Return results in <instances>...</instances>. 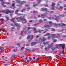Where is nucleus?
Instances as JSON below:
<instances>
[{
	"label": "nucleus",
	"mask_w": 66,
	"mask_h": 66,
	"mask_svg": "<svg viewBox=\"0 0 66 66\" xmlns=\"http://www.w3.org/2000/svg\"><path fill=\"white\" fill-rule=\"evenodd\" d=\"M66 26V24L63 23L62 24V23H61V24H56V23H54V26H56V28H57L58 27H63V26Z\"/></svg>",
	"instance_id": "1"
},
{
	"label": "nucleus",
	"mask_w": 66,
	"mask_h": 66,
	"mask_svg": "<svg viewBox=\"0 0 66 66\" xmlns=\"http://www.w3.org/2000/svg\"><path fill=\"white\" fill-rule=\"evenodd\" d=\"M33 37H34L33 35H29L27 36V39L28 40L29 42H30L32 40V39L33 38Z\"/></svg>",
	"instance_id": "2"
},
{
	"label": "nucleus",
	"mask_w": 66,
	"mask_h": 66,
	"mask_svg": "<svg viewBox=\"0 0 66 66\" xmlns=\"http://www.w3.org/2000/svg\"><path fill=\"white\" fill-rule=\"evenodd\" d=\"M6 12H5V13L6 14H8L9 13H10V14H13L14 12V10L10 11L9 10V9H7L6 10Z\"/></svg>",
	"instance_id": "3"
},
{
	"label": "nucleus",
	"mask_w": 66,
	"mask_h": 66,
	"mask_svg": "<svg viewBox=\"0 0 66 66\" xmlns=\"http://www.w3.org/2000/svg\"><path fill=\"white\" fill-rule=\"evenodd\" d=\"M16 20L18 21H20V20H22V21H26V19H24L23 18L17 17L16 18Z\"/></svg>",
	"instance_id": "4"
},
{
	"label": "nucleus",
	"mask_w": 66,
	"mask_h": 66,
	"mask_svg": "<svg viewBox=\"0 0 66 66\" xmlns=\"http://www.w3.org/2000/svg\"><path fill=\"white\" fill-rule=\"evenodd\" d=\"M19 11V10L18 9H17L15 11V14H17L18 16H25V14H20V13H17Z\"/></svg>",
	"instance_id": "5"
},
{
	"label": "nucleus",
	"mask_w": 66,
	"mask_h": 66,
	"mask_svg": "<svg viewBox=\"0 0 66 66\" xmlns=\"http://www.w3.org/2000/svg\"><path fill=\"white\" fill-rule=\"evenodd\" d=\"M48 9L47 8H42V11H45V12H44V14H47L49 11H47Z\"/></svg>",
	"instance_id": "6"
},
{
	"label": "nucleus",
	"mask_w": 66,
	"mask_h": 66,
	"mask_svg": "<svg viewBox=\"0 0 66 66\" xmlns=\"http://www.w3.org/2000/svg\"><path fill=\"white\" fill-rule=\"evenodd\" d=\"M51 37H53V38H55V37L56 38H57L58 37V36H55V35L54 34H53L52 35V36L51 37V36H50V37H48V40H49L51 38Z\"/></svg>",
	"instance_id": "7"
},
{
	"label": "nucleus",
	"mask_w": 66,
	"mask_h": 66,
	"mask_svg": "<svg viewBox=\"0 0 66 66\" xmlns=\"http://www.w3.org/2000/svg\"><path fill=\"white\" fill-rule=\"evenodd\" d=\"M16 1H17L19 4H23L25 2L24 1H21L20 0H16Z\"/></svg>",
	"instance_id": "8"
},
{
	"label": "nucleus",
	"mask_w": 66,
	"mask_h": 66,
	"mask_svg": "<svg viewBox=\"0 0 66 66\" xmlns=\"http://www.w3.org/2000/svg\"><path fill=\"white\" fill-rule=\"evenodd\" d=\"M59 46L60 47H62V48L63 49H65V44H59Z\"/></svg>",
	"instance_id": "9"
},
{
	"label": "nucleus",
	"mask_w": 66,
	"mask_h": 66,
	"mask_svg": "<svg viewBox=\"0 0 66 66\" xmlns=\"http://www.w3.org/2000/svg\"><path fill=\"white\" fill-rule=\"evenodd\" d=\"M55 4L53 2L52 4V10H54V6H55Z\"/></svg>",
	"instance_id": "10"
},
{
	"label": "nucleus",
	"mask_w": 66,
	"mask_h": 66,
	"mask_svg": "<svg viewBox=\"0 0 66 66\" xmlns=\"http://www.w3.org/2000/svg\"><path fill=\"white\" fill-rule=\"evenodd\" d=\"M26 6V7H27V10H30L31 9V7H30V5L29 4H28L27 5H25Z\"/></svg>",
	"instance_id": "11"
},
{
	"label": "nucleus",
	"mask_w": 66,
	"mask_h": 66,
	"mask_svg": "<svg viewBox=\"0 0 66 66\" xmlns=\"http://www.w3.org/2000/svg\"><path fill=\"white\" fill-rule=\"evenodd\" d=\"M53 43H52L49 46L47 47V48L48 49V50H49V49H50V48H51V47H53Z\"/></svg>",
	"instance_id": "12"
},
{
	"label": "nucleus",
	"mask_w": 66,
	"mask_h": 66,
	"mask_svg": "<svg viewBox=\"0 0 66 66\" xmlns=\"http://www.w3.org/2000/svg\"><path fill=\"white\" fill-rule=\"evenodd\" d=\"M50 27H51V26L50 25H47L46 24L44 25V27H45V28H50Z\"/></svg>",
	"instance_id": "13"
},
{
	"label": "nucleus",
	"mask_w": 66,
	"mask_h": 66,
	"mask_svg": "<svg viewBox=\"0 0 66 66\" xmlns=\"http://www.w3.org/2000/svg\"><path fill=\"white\" fill-rule=\"evenodd\" d=\"M31 46H34V45H36V44H37V42H33L32 43H31Z\"/></svg>",
	"instance_id": "14"
},
{
	"label": "nucleus",
	"mask_w": 66,
	"mask_h": 66,
	"mask_svg": "<svg viewBox=\"0 0 66 66\" xmlns=\"http://www.w3.org/2000/svg\"><path fill=\"white\" fill-rule=\"evenodd\" d=\"M41 16L42 18H46L47 16V15H43V14H41Z\"/></svg>",
	"instance_id": "15"
},
{
	"label": "nucleus",
	"mask_w": 66,
	"mask_h": 66,
	"mask_svg": "<svg viewBox=\"0 0 66 66\" xmlns=\"http://www.w3.org/2000/svg\"><path fill=\"white\" fill-rule=\"evenodd\" d=\"M49 43V42H46V43H45V42H44L43 43V44L44 45H46V44L48 45Z\"/></svg>",
	"instance_id": "16"
},
{
	"label": "nucleus",
	"mask_w": 66,
	"mask_h": 66,
	"mask_svg": "<svg viewBox=\"0 0 66 66\" xmlns=\"http://www.w3.org/2000/svg\"><path fill=\"white\" fill-rule=\"evenodd\" d=\"M15 26H18V27H19V28L20 27V25L19 24H18L17 23H15Z\"/></svg>",
	"instance_id": "17"
},
{
	"label": "nucleus",
	"mask_w": 66,
	"mask_h": 66,
	"mask_svg": "<svg viewBox=\"0 0 66 66\" xmlns=\"http://www.w3.org/2000/svg\"><path fill=\"white\" fill-rule=\"evenodd\" d=\"M47 40V39L46 38H43L42 40H41V41L43 42H45Z\"/></svg>",
	"instance_id": "18"
},
{
	"label": "nucleus",
	"mask_w": 66,
	"mask_h": 66,
	"mask_svg": "<svg viewBox=\"0 0 66 66\" xmlns=\"http://www.w3.org/2000/svg\"><path fill=\"white\" fill-rule=\"evenodd\" d=\"M26 10V8H23V10H21V12L22 13H23V11H25Z\"/></svg>",
	"instance_id": "19"
},
{
	"label": "nucleus",
	"mask_w": 66,
	"mask_h": 66,
	"mask_svg": "<svg viewBox=\"0 0 66 66\" xmlns=\"http://www.w3.org/2000/svg\"><path fill=\"white\" fill-rule=\"evenodd\" d=\"M61 16H62L61 15H60V16H58L57 17H56V18L55 19V20H57V19H58V18H59L60 17H61Z\"/></svg>",
	"instance_id": "20"
},
{
	"label": "nucleus",
	"mask_w": 66,
	"mask_h": 66,
	"mask_svg": "<svg viewBox=\"0 0 66 66\" xmlns=\"http://www.w3.org/2000/svg\"><path fill=\"white\" fill-rule=\"evenodd\" d=\"M4 65L5 66H8V65H9V63H4Z\"/></svg>",
	"instance_id": "21"
},
{
	"label": "nucleus",
	"mask_w": 66,
	"mask_h": 66,
	"mask_svg": "<svg viewBox=\"0 0 66 66\" xmlns=\"http://www.w3.org/2000/svg\"><path fill=\"white\" fill-rule=\"evenodd\" d=\"M38 1V4L39 3H40V2H42V0H36Z\"/></svg>",
	"instance_id": "22"
},
{
	"label": "nucleus",
	"mask_w": 66,
	"mask_h": 66,
	"mask_svg": "<svg viewBox=\"0 0 66 66\" xmlns=\"http://www.w3.org/2000/svg\"><path fill=\"white\" fill-rule=\"evenodd\" d=\"M50 34L49 33H47V34H46L44 35V36H48L49 35H50Z\"/></svg>",
	"instance_id": "23"
},
{
	"label": "nucleus",
	"mask_w": 66,
	"mask_h": 66,
	"mask_svg": "<svg viewBox=\"0 0 66 66\" xmlns=\"http://www.w3.org/2000/svg\"><path fill=\"white\" fill-rule=\"evenodd\" d=\"M4 20L3 19H2L1 21V24H3L4 23Z\"/></svg>",
	"instance_id": "24"
},
{
	"label": "nucleus",
	"mask_w": 66,
	"mask_h": 66,
	"mask_svg": "<svg viewBox=\"0 0 66 66\" xmlns=\"http://www.w3.org/2000/svg\"><path fill=\"white\" fill-rule=\"evenodd\" d=\"M16 56V55L15 54L13 55L11 57L12 58H13V59H14L15 57V56Z\"/></svg>",
	"instance_id": "25"
},
{
	"label": "nucleus",
	"mask_w": 66,
	"mask_h": 66,
	"mask_svg": "<svg viewBox=\"0 0 66 66\" xmlns=\"http://www.w3.org/2000/svg\"><path fill=\"white\" fill-rule=\"evenodd\" d=\"M15 20V18H13L11 19V21L13 22Z\"/></svg>",
	"instance_id": "26"
},
{
	"label": "nucleus",
	"mask_w": 66,
	"mask_h": 66,
	"mask_svg": "<svg viewBox=\"0 0 66 66\" xmlns=\"http://www.w3.org/2000/svg\"><path fill=\"white\" fill-rule=\"evenodd\" d=\"M52 22L51 21L49 22V24H50V26H52Z\"/></svg>",
	"instance_id": "27"
},
{
	"label": "nucleus",
	"mask_w": 66,
	"mask_h": 66,
	"mask_svg": "<svg viewBox=\"0 0 66 66\" xmlns=\"http://www.w3.org/2000/svg\"><path fill=\"white\" fill-rule=\"evenodd\" d=\"M4 49V47L2 46L0 47V50H2V49Z\"/></svg>",
	"instance_id": "28"
},
{
	"label": "nucleus",
	"mask_w": 66,
	"mask_h": 66,
	"mask_svg": "<svg viewBox=\"0 0 66 66\" xmlns=\"http://www.w3.org/2000/svg\"><path fill=\"white\" fill-rule=\"evenodd\" d=\"M5 3L6 4H8L9 5L11 4V3L9 2H6V3Z\"/></svg>",
	"instance_id": "29"
},
{
	"label": "nucleus",
	"mask_w": 66,
	"mask_h": 66,
	"mask_svg": "<svg viewBox=\"0 0 66 66\" xmlns=\"http://www.w3.org/2000/svg\"><path fill=\"white\" fill-rule=\"evenodd\" d=\"M7 58H5L4 59H3V60H4V61H7Z\"/></svg>",
	"instance_id": "30"
},
{
	"label": "nucleus",
	"mask_w": 66,
	"mask_h": 66,
	"mask_svg": "<svg viewBox=\"0 0 66 66\" xmlns=\"http://www.w3.org/2000/svg\"><path fill=\"white\" fill-rule=\"evenodd\" d=\"M37 13V11H34V12H32L31 13Z\"/></svg>",
	"instance_id": "31"
},
{
	"label": "nucleus",
	"mask_w": 66,
	"mask_h": 66,
	"mask_svg": "<svg viewBox=\"0 0 66 66\" xmlns=\"http://www.w3.org/2000/svg\"><path fill=\"white\" fill-rule=\"evenodd\" d=\"M36 48H35L34 49H33L32 50V52H35V50H36Z\"/></svg>",
	"instance_id": "32"
},
{
	"label": "nucleus",
	"mask_w": 66,
	"mask_h": 66,
	"mask_svg": "<svg viewBox=\"0 0 66 66\" xmlns=\"http://www.w3.org/2000/svg\"><path fill=\"white\" fill-rule=\"evenodd\" d=\"M52 49L53 51V50H54L55 49V47H53V48H52Z\"/></svg>",
	"instance_id": "33"
},
{
	"label": "nucleus",
	"mask_w": 66,
	"mask_h": 66,
	"mask_svg": "<svg viewBox=\"0 0 66 66\" xmlns=\"http://www.w3.org/2000/svg\"><path fill=\"white\" fill-rule=\"evenodd\" d=\"M45 30V31L44 32V33H46V32L48 31V29H46Z\"/></svg>",
	"instance_id": "34"
},
{
	"label": "nucleus",
	"mask_w": 66,
	"mask_h": 66,
	"mask_svg": "<svg viewBox=\"0 0 66 66\" xmlns=\"http://www.w3.org/2000/svg\"><path fill=\"white\" fill-rule=\"evenodd\" d=\"M42 31H44V30H39L38 32H39V33H42Z\"/></svg>",
	"instance_id": "35"
},
{
	"label": "nucleus",
	"mask_w": 66,
	"mask_h": 66,
	"mask_svg": "<svg viewBox=\"0 0 66 66\" xmlns=\"http://www.w3.org/2000/svg\"><path fill=\"white\" fill-rule=\"evenodd\" d=\"M43 22V21L42 20L40 19L39 21V23H42Z\"/></svg>",
	"instance_id": "36"
},
{
	"label": "nucleus",
	"mask_w": 66,
	"mask_h": 66,
	"mask_svg": "<svg viewBox=\"0 0 66 66\" xmlns=\"http://www.w3.org/2000/svg\"><path fill=\"white\" fill-rule=\"evenodd\" d=\"M30 50L29 49H27L26 52H30Z\"/></svg>",
	"instance_id": "37"
},
{
	"label": "nucleus",
	"mask_w": 66,
	"mask_h": 66,
	"mask_svg": "<svg viewBox=\"0 0 66 66\" xmlns=\"http://www.w3.org/2000/svg\"><path fill=\"white\" fill-rule=\"evenodd\" d=\"M31 29V27H29L28 28V30H30V29Z\"/></svg>",
	"instance_id": "38"
},
{
	"label": "nucleus",
	"mask_w": 66,
	"mask_h": 66,
	"mask_svg": "<svg viewBox=\"0 0 66 66\" xmlns=\"http://www.w3.org/2000/svg\"><path fill=\"white\" fill-rule=\"evenodd\" d=\"M12 7H15V3H13L12 5Z\"/></svg>",
	"instance_id": "39"
},
{
	"label": "nucleus",
	"mask_w": 66,
	"mask_h": 66,
	"mask_svg": "<svg viewBox=\"0 0 66 66\" xmlns=\"http://www.w3.org/2000/svg\"><path fill=\"white\" fill-rule=\"evenodd\" d=\"M17 51V49H16L13 50V51H14V52H16Z\"/></svg>",
	"instance_id": "40"
},
{
	"label": "nucleus",
	"mask_w": 66,
	"mask_h": 66,
	"mask_svg": "<svg viewBox=\"0 0 66 66\" xmlns=\"http://www.w3.org/2000/svg\"><path fill=\"white\" fill-rule=\"evenodd\" d=\"M57 40L56 39H55L54 40V43H55V42H57Z\"/></svg>",
	"instance_id": "41"
},
{
	"label": "nucleus",
	"mask_w": 66,
	"mask_h": 66,
	"mask_svg": "<svg viewBox=\"0 0 66 66\" xmlns=\"http://www.w3.org/2000/svg\"><path fill=\"white\" fill-rule=\"evenodd\" d=\"M37 5H38V4H36L35 5H33V6H37Z\"/></svg>",
	"instance_id": "42"
},
{
	"label": "nucleus",
	"mask_w": 66,
	"mask_h": 66,
	"mask_svg": "<svg viewBox=\"0 0 66 66\" xmlns=\"http://www.w3.org/2000/svg\"><path fill=\"white\" fill-rule=\"evenodd\" d=\"M17 45L18 47H20V45L19 43L17 44Z\"/></svg>",
	"instance_id": "43"
},
{
	"label": "nucleus",
	"mask_w": 66,
	"mask_h": 66,
	"mask_svg": "<svg viewBox=\"0 0 66 66\" xmlns=\"http://www.w3.org/2000/svg\"><path fill=\"white\" fill-rule=\"evenodd\" d=\"M21 34L22 36H23V33H22V31H21Z\"/></svg>",
	"instance_id": "44"
},
{
	"label": "nucleus",
	"mask_w": 66,
	"mask_h": 66,
	"mask_svg": "<svg viewBox=\"0 0 66 66\" xmlns=\"http://www.w3.org/2000/svg\"><path fill=\"white\" fill-rule=\"evenodd\" d=\"M5 4V2H3V3H2V4H1V5H3Z\"/></svg>",
	"instance_id": "45"
},
{
	"label": "nucleus",
	"mask_w": 66,
	"mask_h": 66,
	"mask_svg": "<svg viewBox=\"0 0 66 66\" xmlns=\"http://www.w3.org/2000/svg\"><path fill=\"white\" fill-rule=\"evenodd\" d=\"M55 29L53 28H52L51 29V30L52 31H55Z\"/></svg>",
	"instance_id": "46"
},
{
	"label": "nucleus",
	"mask_w": 66,
	"mask_h": 66,
	"mask_svg": "<svg viewBox=\"0 0 66 66\" xmlns=\"http://www.w3.org/2000/svg\"><path fill=\"white\" fill-rule=\"evenodd\" d=\"M3 7H6L5 5H3Z\"/></svg>",
	"instance_id": "47"
},
{
	"label": "nucleus",
	"mask_w": 66,
	"mask_h": 66,
	"mask_svg": "<svg viewBox=\"0 0 66 66\" xmlns=\"http://www.w3.org/2000/svg\"><path fill=\"white\" fill-rule=\"evenodd\" d=\"M36 28H33V30H34V31H35L36 30Z\"/></svg>",
	"instance_id": "48"
},
{
	"label": "nucleus",
	"mask_w": 66,
	"mask_h": 66,
	"mask_svg": "<svg viewBox=\"0 0 66 66\" xmlns=\"http://www.w3.org/2000/svg\"><path fill=\"white\" fill-rule=\"evenodd\" d=\"M47 19H44V21H47Z\"/></svg>",
	"instance_id": "49"
},
{
	"label": "nucleus",
	"mask_w": 66,
	"mask_h": 66,
	"mask_svg": "<svg viewBox=\"0 0 66 66\" xmlns=\"http://www.w3.org/2000/svg\"><path fill=\"white\" fill-rule=\"evenodd\" d=\"M0 30H3V31H4V29L0 28Z\"/></svg>",
	"instance_id": "50"
},
{
	"label": "nucleus",
	"mask_w": 66,
	"mask_h": 66,
	"mask_svg": "<svg viewBox=\"0 0 66 66\" xmlns=\"http://www.w3.org/2000/svg\"><path fill=\"white\" fill-rule=\"evenodd\" d=\"M37 32V30H35L34 33H36Z\"/></svg>",
	"instance_id": "51"
},
{
	"label": "nucleus",
	"mask_w": 66,
	"mask_h": 66,
	"mask_svg": "<svg viewBox=\"0 0 66 66\" xmlns=\"http://www.w3.org/2000/svg\"><path fill=\"white\" fill-rule=\"evenodd\" d=\"M24 49V47H23L21 48V50H23V49Z\"/></svg>",
	"instance_id": "52"
},
{
	"label": "nucleus",
	"mask_w": 66,
	"mask_h": 66,
	"mask_svg": "<svg viewBox=\"0 0 66 66\" xmlns=\"http://www.w3.org/2000/svg\"><path fill=\"white\" fill-rule=\"evenodd\" d=\"M47 18L49 19H51V17H48Z\"/></svg>",
	"instance_id": "53"
},
{
	"label": "nucleus",
	"mask_w": 66,
	"mask_h": 66,
	"mask_svg": "<svg viewBox=\"0 0 66 66\" xmlns=\"http://www.w3.org/2000/svg\"><path fill=\"white\" fill-rule=\"evenodd\" d=\"M6 18L7 19V20H9V17H6Z\"/></svg>",
	"instance_id": "54"
},
{
	"label": "nucleus",
	"mask_w": 66,
	"mask_h": 66,
	"mask_svg": "<svg viewBox=\"0 0 66 66\" xmlns=\"http://www.w3.org/2000/svg\"><path fill=\"white\" fill-rule=\"evenodd\" d=\"M63 37H64V38L65 37H66V35H64L63 36Z\"/></svg>",
	"instance_id": "55"
},
{
	"label": "nucleus",
	"mask_w": 66,
	"mask_h": 66,
	"mask_svg": "<svg viewBox=\"0 0 66 66\" xmlns=\"http://www.w3.org/2000/svg\"><path fill=\"white\" fill-rule=\"evenodd\" d=\"M45 49L46 51H47V50H48L47 49V48L45 47Z\"/></svg>",
	"instance_id": "56"
},
{
	"label": "nucleus",
	"mask_w": 66,
	"mask_h": 66,
	"mask_svg": "<svg viewBox=\"0 0 66 66\" xmlns=\"http://www.w3.org/2000/svg\"><path fill=\"white\" fill-rule=\"evenodd\" d=\"M25 45L26 46H29V44H26Z\"/></svg>",
	"instance_id": "57"
},
{
	"label": "nucleus",
	"mask_w": 66,
	"mask_h": 66,
	"mask_svg": "<svg viewBox=\"0 0 66 66\" xmlns=\"http://www.w3.org/2000/svg\"><path fill=\"white\" fill-rule=\"evenodd\" d=\"M2 47H4V44H3L2 45Z\"/></svg>",
	"instance_id": "58"
},
{
	"label": "nucleus",
	"mask_w": 66,
	"mask_h": 66,
	"mask_svg": "<svg viewBox=\"0 0 66 66\" xmlns=\"http://www.w3.org/2000/svg\"><path fill=\"white\" fill-rule=\"evenodd\" d=\"M27 33V31H24V34H26V33Z\"/></svg>",
	"instance_id": "59"
},
{
	"label": "nucleus",
	"mask_w": 66,
	"mask_h": 66,
	"mask_svg": "<svg viewBox=\"0 0 66 66\" xmlns=\"http://www.w3.org/2000/svg\"><path fill=\"white\" fill-rule=\"evenodd\" d=\"M32 21H33V22H34V21L31 20V21H29V22H32Z\"/></svg>",
	"instance_id": "60"
},
{
	"label": "nucleus",
	"mask_w": 66,
	"mask_h": 66,
	"mask_svg": "<svg viewBox=\"0 0 66 66\" xmlns=\"http://www.w3.org/2000/svg\"><path fill=\"white\" fill-rule=\"evenodd\" d=\"M29 62H30V61L29 60H27V63H29Z\"/></svg>",
	"instance_id": "61"
},
{
	"label": "nucleus",
	"mask_w": 66,
	"mask_h": 66,
	"mask_svg": "<svg viewBox=\"0 0 66 66\" xmlns=\"http://www.w3.org/2000/svg\"><path fill=\"white\" fill-rule=\"evenodd\" d=\"M45 7H48V6L47 5H45Z\"/></svg>",
	"instance_id": "62"
},
{
	"label": "nucleus",
	"mask_w": 66,
	"mask_h": 66,
	"mask_svg": "<svg viewBox=\"0 0 66 66\" xmlns=\"http://www.w3.org/2000/svg\"><path fill=\"white\" fill-rule=\"evenodd\" d=\"M11 28H12V29H15V28L14 27H12Z\"/></svg>",
	"instance_id": "63"
},
{
	"label": "nucleus",
	"mask_w": 66,
	"mask_h": 66,
	"mask_svg": "<svg viewBox=\"0 0 66 66\" xmlns=\"http://www.w3.org/2000/svg\"><path fill=\"white\" fill-rule=\"evenodd\" d=\"M54 19V17H52L51 18V19Z\"/></svg>",
	"instance_id": "64"
}]
</instances>
